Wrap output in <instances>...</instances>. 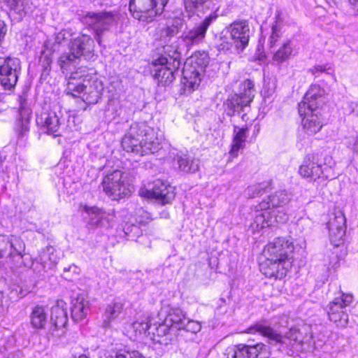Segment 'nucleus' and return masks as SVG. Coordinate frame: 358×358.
I'll use <instances>...</instances> for the list:
<instances>
[{
    "label": "nucleus",
    "instance_id": "25",
    "mask_svg": "<svg viewBox=\"0 0 358 358\" xmlns=\"http://www.w3.org/2000/svg\"><path fill=\"white\" fill-rule=\"evenodd\" d=\"M1 7H6L16 20H21L28 12L29 4L27 0H0Z\"/></svg>",
    "mask_w": 358,
    "mask_h": 358
},
{
    "label": "nucleus",
    "instance_id": "1",
    "mask_svg": "<svg viewBox=\"0 0 358 358\" xmlns=\"http://www.w3.org/2000/svg\"><path fill=\"white\" fill-rule=\"evenodd\" d=\"M292 242L285 238H276L264 249L266 261L261 266L262 273L268 278L281 279L292 266Z\"/></svg>",
    "mask_w": 358,
    "mask_h": 358
},
{
    "label": "nucleus",
    "instance_id": "49",
    "mask_svg": "<svg viewBox=\"0 0 358 358\" xmlns=\"http://www.w3.org/2000/svg\"><path fill=\"white\" fill-rule=\"evenodd\" d=\"M115 358H145L140 352L136 350L117 352Z\"/></svg>",
    "mask_w": 358,
    "mask_h": 358
},
{
    "label": "nucleus",
    "instance_id": "57",
    "mask_svg": "<svg viewBox=\"0 0 358 358\" xmlns=\"http://www.w3.org/2000/svg\"><path fill=\"white\" fill-rule=\"evenodd\" d=\"M260 205H262L261 206V210L263 209V208H269V203H266V202H264V203H260Z\"/></svg>",
    "mask_w": 358,
    "mask_h": 358
},
{
    "label": "nucleus",
    "instance_id": "48",
    "mask_svg": "<svg viewBox=\"0 0 358 358\" xmlns=\"http://www.w3.org/2000/svg\"><path fill=\"white\" fill-rule=\"evenodd\" d=\"M133 330L138 334H145L150 329V324L147 322H135L132 324Z\"/></svg>",
    "mask_w": 358,
    "mask_h": 358
},
{
    "label": "nucleus",
    "instance_id": "10",
    "mask_svg": "<svg viewBox=\"0 0 358 358\" xmlns=\"http://www.w3.org/2000/svg\"><path fill=\"white\" fill-rule=\"evenodd\" d=\"M327 228L331 243L336 247L343 243L346 231V219L343 212L335 210L329 215Z\"/></svg>",
    "mask_w": 358,
    "mask_h": 358
},
{
    "label": "nucleus",
    "instance_id": "6",
    "mask_svg": "<svg viewBox=\"0 0 358 358\" xmlns=\"http://www.w3.org/2000/svg\"><path fill=\"white\" fill-rule=\"evenodd\" d=\"M20 71V59L10 57H0V85L4 90H10L15 87Z\"/></svg>",
    "mask_w": 358,
    "mask_h": 358
},
{
    "label": "nucleus",
    "instance_id": "23",
    "mask_svg": "<svg viewBox=\"0 0 358 358\" xmlns=\"http://www.w3.org/2000/svg\"><path fill=\"white\" fill-rule=\"evenodd\" d=\"M201 71L197 70L194 66H189V64H185L182 69V78L181 83L185 89L189 92L196 89L201 83Z\"/></svg>",
    "mask_w": 358,
    "mask_h": 358
},
{
    "label": "nucleus",
    "instance_id": "37",
    "mask_svg": "<svg viewBox=\"0 0 358 358\" xmlns=\"http://www.w3.org/2000/svg\"><path fill=\"white\" fill-rule=\"evenodd\" d=\"M208 63L209 57L208 52L197 51L185 64H189V66H194L197 70L203 72Z\"/></svg>",
    "mask_w": 358,
    "mask_h": 358
},
{
    "label": "nucleus",
    "instance_id": "30",
    "mask_svg": "<svg viewBox=\"0 0 358 358\" xmlns=\"http://www.w3.org/2000/svg\"><path fill=\"white\" fill-rule=\"evenodd\" d=\"M248 129L243 127L239 129L238 127H234V138L231 144V148L229 154L231 157H236L238 156V152L241 149L245 147V141L248 137Z\"/></svg>",
    "mask_w": 358,
    "mask_h": 358
},
{
    "label": "nucleus",
    "instance_id": "47",
    "mask_svg": "<svg viewBox=\"0 0 358 358\" xmlns=\"http://www.w3.org/2000/svg\"><path fill=\"white\" fill-rule=\"evenodd\" d=\"M291 200V194H288L285 190L277 192L271 197V201H290Z\"/></svg>",
    "mask_w": 358,
    "mask_h": 358
},
{
    "label": "nucleus",
    "instance_id": "59",
    "mask_svg": "<svg viewBox=\"0 0 358 358\" xmlns=\"http://www.w3.org/2000/svg\"><path fill=\"white\" fill-rule=\"evenodd\" d=\"M354 112L358 115V104L356 105Z\"/></svg>",
    "mask_w": 358,
    "mask_h": 358
},
{
    "label": "nucleus",
    "instance_id": "52",
    "mask_svg": "<svg viewBox=\"0 0 358 358\" xmlns=\"http://www.w3.org/2000/svg\"><path fill=\"white\" fill-rule=\"evenodd\" d=\"M346 145L354 152H358V137L350 136L347 138Z\"/></svg>",
    "mask_w": 358,
    "mask_h": 358
},
{
    "label": "nucleus",
    "instance_id": "33",
    "mask_svg": "<svg viewBox=\"0 0 358 358\" xmlns=\"http://www.w3.org/2000/svg\"><path fill=\"white\" fill-rule=\"evenodd\" d=\"M80 57L71 50L69 46V51L62 53L58 59V64L61 69L70 71L71 68H74L80 62Z\"/></svg>",
    "mask_w": 358,
    "mask_h": 358
},
{
    "label": "nucleus",
    "instance_id": "7",
    "mask_svg": "<svg viewBox=\"0 0 358 358\" xmlns=\"http://www.w3.org/2000/svg\"><path fill=\"white\" fill-rule=\"evenodd\" d=\"M353 301V296L341 292V295L336 297L327 306L329 320L338 327H345L348 323V315L345 308Z\"/></svg>",
    "mask_w": 358,
    "mask_h": 358
},
{
    "label": "nucleus",
    "instance_id": "26",
    "mask_svg": "<svg viewBox=\"0 0 358 358\" xmlns=\"http://www.w3.org/2000/svg\"><path fill=\"white\" fill-rule=\"evenodd\" d=\"M30 324L36 330L44 329L48 322V310L42 305H36L32 308L29 315Z\"/></svg>",
    "mask_w": 358,
    "mask_h": 358
},
{
    "label": "nucleus",
    "instance_id": "35",
    "mask_svg": "<svg viewBox=\"0 0 358 358\" xmlns=\"http://www.w3.org/2000/svg\"><path fill=\"white\" fill-rule=\"evenodd\" d=\"M59 259L56 250L50 245L43 249L39 253L38 262L43 265L44 268L46 266L49 268H52L57 264Z\"/></svg>",
    "mask_w": 358,
    "mask_h": 358
},
{
    "label": "nucleus",
    "instance_id": "21",
    "mask_svg": "<svg viewBox=\"0 0 358 358\" xmlns=\"http://www.w3.org/2000/svg\"><path fill=\"white\" fill-rule=\"evenodd\" d=\"M31 110L22 107L20 110L19 117L15 124V131L17 137V143L24 142V138L29 131Z\"/></svg>",
    "mask_w": 358,
    "mask_h": 358
},
{
    "label": "nucleus",
    "instance_id": "15",
    "mask_svg": "<svg viewBox=\"0 0 358 358\" xmlns=\"http://www.w3.org/2000/svg\"><path fill=\"white\" fill-rule=\"evenodd\" d=\"M69 46L80 57L83 56L85 59H94V41L90 36L81 34L71 40Z\"/></svg>",
    "mask_w": 358,
    "mask_h": 358
},
{
    "label": "nucleus",
    "instance_id": "53",
    "mask_svg": "<svg viewBox=\"0 0 358 358\" xmlns=\"http://www.w3.org/2000/svg\"><path fill=\"white\" fill-rule=\"evenodd\" d=\"M264 191L259 186L250 187L247 189V194L249 196H252V198H255L257 195L262 194Z\"/></svg>",
    "mask_w": 358,
    "mask_h": 358
},
{
    "label": "nucleus",
    "instance_id": "3",
    "mask_svg": "<svg viewBox=\"0 0 358 358\" xmlns=\"http://www.w3.org/2000/svg\"><path fill=\"white\" fill-rule=\"evenodd\" d=\"M117 13L113 11L87 12L82 17L83 23L93 30L99 44L102 36L117 23Z\"/></svg>",
    "mask_w": 358,
    "mask_h": 358
},
{
    "label": "nucleus",
    "instance_id": "9",
    "mask_svg": "<svg viewBox=\"0 0 358 358\" xmlns=\"http://www.w3.org/2000/svg\"><path fill=\"white\" fill-rule=\"evenodd\" d=\"M121 144L125 151L141 156L155 153L159 148L158 142H151L147 141V138H140L129 131L122 138Z\"/></svg>",
    "mask_w": 358,
    "mask_h": 358
},
{
    "label": "nucleus",
    "instance_id": "42",
    "mask_svg": "<svg viewBox=\"0 0 358 358\" xmlns=\"http://www.w3.org/2000/svg\"><path fill=\"white\" fill-rule=\"evenodd\" d=\"M86 80H83V83L79 82L75 76H71L67 83L66 89V94L76 97L80 94H83V92L86 87Z\"/></svg>",
    "mask_w": 358,
    "mask_h": 358
},
{
    "label": "nucleus",
    "instance_id": "17",
    "mask_svg": "<svg viewBox=\"0 0 358 358\" xmlns=\"http://www.w3.org/2000/svg\"><path fill=\"white\" fill-rule=\"evenodd\" d=\"M153 70V78L158 85L165 87L170 85L176 78L179 68H174L173 66L166 64H155Z\"/></svg>",
    "mask_w": 358,
    "mask_h": 358
},
{
    "label": "nucleus",
    "instance_id": "60",
    "mask_svg": "<svg viewBox=\"0 0 358 358\" xmlns=\"http://www.w3.org/2000/svg\"><path fill=\"white\" fill-rule=\"evenodd\" d=\"M78 358H89V357H87L85 355H81Z\"/></svg>",
    "mask_w": 358,
    "mask_h": 358
},
{
    "label": "nucleus",
    "instance_id": "39",
    "mask_svg": "<svg viewBox=\"0 0 358 358\" xmlns=\"http://www.w3.org/2000/svg\"><path fill=\"white\" fill-rule=\"evenodd\" d=\"M255 93L254 82L246 79L240 84L239 93L236 94L239 95L240 98L245 100V102L250 103L255 98Z\"/></svg>",
    "mask_w": 358,
    "mask_h": 358
},
{
    "label": "nucleus",
    "instance_id": "31",
    "mask_svg": "<svg viewBox=\"0 0 358 358\" xmlns=\"http://www.w3.org/2000/svg\"><path fill=\"white\" fill-rule=\"evenodd\" d=\"M299 172L303 178H319L322 173L321 166L313 162L310 155L307 156L299 167Z\"/></svg>",
    "mask_w": 358,
    "mask_h": 358
},
{
    "label": "nucleus",
    "instance_id": "38",
    "mask_svg": "<svg viewBox=\"0 0 358 358\" xmlns=\"http://www.w3.org/2000/svg\"><path fill=\"white\" fill-rule=\"evenodd\" d=\"M293 50V44L290 41H287L273 54V62L278 65L286 62L292 55Z\"/></svg>",
    "mask_w": 358,
    "mask_h": 358
},
{
    "label": "nucleus",
    "instance_id": "51",
    "mask_svg": "<svg viewBox=\"0 0 358 358\" xmlns=\"http://www.w3.org/2000/svg\"><path fill=\"white\" fill-rule=\"evenodd\" d=\"M329 263L326 264L328 269L336 268L339 266V258L336 254L331 252V255H329Z\"/></svg>",
    "mask_w": 358,
    "mask_h": 358
},
{
    "label": "nucleus",
    "instance_id": "16",
    "mask_svg": "<svg viewBox=\"0 0 358 358\" xmlns=\"http://www.w3.org/2000/svg\"><path fill=\"white\" fill-rule=\"evenodd\" d=\"M153 63L155 64H172L174 68H180L181 53L178 44L164 45L160 56L154 59Z\"/></svg>",
    "mask_w": 358,
    "mask_h": 358
},
{
    "label": "nucleus",
    "instance_id": "56",
    "mask_svg": "<svg viewBox=\"0 0 358 358\" xmlns=\"http://www.w3.org/2000/svg\"><path fill=\"white\" fill-rule=\"evenodd\" d=\"M349 1L358 10V0H349Z\"/></svg>",
    "mask_w": 358,
    "mask_h": 358
},
{
    "label": "nucleus",
    "instance_id": "40",
    "mask_svg": "<svg viewBox=\"0 0 358 358\" xmlns=\"http://www.w3.org/2000/svg\"><path fill=\"white\" fill-rule=\"evenodd\" d=\"M176 331L173 329H171L166 322L164 321L163 323L160 324L158 327L156 328V334L157 336L161 337L162 339L159 341L160 343L167 345L171 343L176 340Z\"/></svg>",
    "mask_w": 358,
    "mask_h": 358
},
{
    "label": "nucleus",
    "instance_id": "58",
    "mask_svg": "<svg viewBox=\"0 0 358 358\" xmlns=\"http://www.w3.org/2000/svg\"><path fill=\"white\" fill-rule=\"evenodd\" d=\"M241 118L244 121H247L248 120L247 115L245 113H243L241 116Z\"/></svg>",
    "mask_w": 358,
    "mask_h": 358
},
{
    "label": "nucleus",
    "instance_id": "36",
    "mask_svg": "<svg viewBox=\"0 0 358 358\" xmlns=\"http://www.w3.org/2000/svg\"><path fill=\"white\" fill-rule=\"evenodd\" d=\"M128 131L140 138H147L148 141L156 142L153 137V130L143 122L132 124Z\"/></svg>",
    "mask_w": 358,
    "mask_h": 358
},
{
    "label": "nucleus",
    "instance_id": "13",
    "mask_svg": "<svg viewBox=\"0 0 358 358\" xmlns=\"http://www.w3.org/2000/svg\"><path fill=\"white\" fill-rule=\"evenodd\" d=\"M324 103V90L318 85H312L306 93L303 100L299 103V115L308 111H317Z\"/></svg>",
    "mask_w": 358,
    "mask_h": 358
},
{
    "label": "nucleus",
    "instance_id": "34",
    "mask_svg": "<svg viewBox=\"0 0 358 358\" xmlns=\"http://www.w3.org/2000/svg\"><path fill=\"white\" fill-rule=\"evenodd\" d=\"M184 24V20L180 17H175L169 20L166 26L159 29V36L161 38L173 36L179 33Z\"/></svg>",
    "mask_w": 358,
    "mask_h": 358
},
{
    "label": "nucleus",
    "instance_id": "5",
    "mask_svg": "<svg viewBox=\"0 0 358 358\" xmlns=\"http://www.w3.org/2000/svg\"><path fill=\"white\" fill-rule=\"evenodd\" d=\"M127 176L125 172L116 169L104 176L101 182L103 190L112 200L119 201L130 194L131 190L125 184Z\"/></svg>",
    "mask_w": 358,
    "mask_h": 358
},
{
    "label": "nucleus",
    "instance_id": "11",
    "mask_svg": "<svg viewBox=\"0 0 358 358\" xmlns=\"http://www.w3.org/2000/svg\"><path fill=\"white\" fill-rule=\"evenodd\" d=\"M227 31L230 34L231 44L237 51H243L248 46L250 29L247 20L234 21L227 28Z\"/></svg>",
    "mask_w": 358,
    "mask_h": 358
},
{
    "label": "nucleus",
    "instance_id": "22",
    "mask_svg": "<svg viewBox=\"0 0 358 358\" xmlns=\"http://www.w3.org/2000/svg\"><path fill=\"white\" fill-rule=\"evenodd\" d=\"M71 317L78 322L86 318L90 312V303L83 295L79 294L71 300Z\"/></svg>",
    "mask_w": 358,
    "mask_h": 358
},
{
    "label": "nucleus",
    "instance_id": "41",
    "mask_svg": "<svg viewBox=\"0 0 358 358\" xmlns=\"http://www.w3.org/2000/svg\"><path fill=\"white\" fill-rule=\"evenodd\" d=\"M123 309V305L120 302H115L109 304L105 311V319L103 322V326L108 327L112 320L117 318Z\"/></svg>",
    "mask_w": 358,
    "mask_h": 358
},
{
    "label": "nucleus",
    "instance_id": "45",
    "mask_svg": "<svg viewBox=\"0 0 358 358\" xmlns=\"http://www.w3.org/2000/svg\"><path fill=\"white\" fill-rule=\"evenodd\" d=\"M201 324L194 320H189L187 318V320L182 329V331L191 332L192 334H196L201 331Z\"/></svg>",
    "mask_w": 358,
    "mask_h": 358
},
{
    "label": "nucleus",
    "instance_id": "28",
    "mask_svg": "<svg viewBox=\"0 0 358 358\" xmlns=\"http://www.w3.org/2000/svg\"><path fill=\"white\" fill-rule=\"evenodd\" d=\"M266 348V346L263 343L255 345H239L234 350L232 358H257L259 354Z\"/></svg>",
    "mask_w": 358,
    "mask_h": 358
},
{
    "label": "nucleus",
    "instance_id": "18",
    "mask_svg": "<svg viewBox=\"0 0 358 358\" xmlns=\"http://www.w3.org/2000/svg\"><path fill=\"white\" fill-rule=\"evenodd\" d=\"M81 207L90 216V220L87 223L90 229L102 227H108L110 226L106 213L101 208L95 206H88L87 205H81Z\"/></svg>",
    "mask_w": 358,
    "mask_h": 358
},
{
    "label": "nucleus",
    "instance_id": "54",
    "mask_svg": "<svg viewBox=\"0 0 358 358\" xmlns=\"http://www.w3.org/2000/svg\"><path fill=\"white\" fill-rule=\"evenodd\" d=\"M330 68H327V66H322V65H316L313 66L312 69H309V71L314 75L315 77H317L316 73L319 72H326L327 70H329Z\"/></svg>",
    "mask_w": 358,
    "mask_h": 358
},
{
    "label": "nucleus",
    "instance_id": "46",
    "mask_svg": "<svg viewBox=\"0 0 358 358\" xmlns=\"http://www.w3.org/2000/svg\"><path fill=\"white\" fill-rule=\"evenodd\" d=\"M10 251V239L6 236H0V258Z\"/></svg>",
    "mask_w": 358,
    "mask_h": 358
},
{
    "label": "nucleus",
    "instance_id": "19",
    "mask_svg": "<svg viewBox=\"0 0 358 358\" xmlns=\"http://www.w3.org/2000/svg\"><path fill=\"white\" fill-rule=\"evenodd\" d=\"M300 116L302 117L303 129L308 135L315 134L322 129L323 123L320 110L317 111H308L306 110V113Z\"/></svg>",
    "mask_w": 358,
    "mask_h": 358
},
{
    "label": "nucleus",
    "instance_id": "20",
    "mask_svg": "<svg viewBox=\"0 0 358 358\" xmlns=\"http://www.w3.org/2000/svg\"><path fill=\"white\" fill-rule=\"evenodd\" d=\"M38 125L46 129L49 134H55L60 127V120L54 111H45L36 117Z\"/></svg>",
    "mask_w": 358,
    "mask_h": 358
},
{
    "label": "nucleus",
    "instance_id": "50",
    "mask_svg": "<svg viewBox=\"0 0 358 358\" xmlns=\"http://www.w3.org/2000/svg\"><path fill=\"white\" fill-rule=\"evenodd\" d=\"M279 32L280 31L278 29L277 25H273L272 33L268 39L270 48H273L280 38Z\"/></svg>",
    "mask_w": 358,
    "mask_h": 358
},
{
    "label": "nucleus",
    "instance_id": "12",
    "mask_svg": "<svg viewBox=\"0 0 358 358\" xmlns=\"http://www.w3.org/2000/svg\"><path fill=\"white\" fill-rule=\"evenodd\" d=\"M215 18V15H210L197 26L183 31L181 38L184 42L185 45L188 49H190L191 48L203 43L205 40L208 28Z\"/></svg>",
    "mask_w": 358,
    "mask_h": 358
},
{
    "label": "nucleus",
    "instance_id": "2",
    "mask_svg": "<svg viewBox=\"0 0 358 358\" xmlns=\"http://www.w3.org/2000/svg\"><path fill=\"white\" fill-rule=\"evenodd\" d=\"M247 332L263 336L271 345L278 347V350L282 352L291 350L296 343L301 342V334L298 330L291 329L285 335H282L266 321L255 323L248 329Z\"/></svg>",
    "mask_w": 358,
    "mask_h": 358
},
{
    "label": "nucleus",
    "instance_id": "32",
    "mask_svg": "<svg viewBox=\"0 0 358 358\" xmlns=\"http://www.w3.org/2000/svg\"><path fill=\"white\" fill-rule=\"evenodd\" d=\"M10 251L8 255L13 258H17V267H22L24 265L22 257L24 255L25 244L24 241L17 237L10 239Z\"/></svg>",
    "mask_w": 358,
    "mask_h": 358
},
{
    "label": "nucleus",
    "instance_id": "44",
    "mask_svg": "<svg viewBox=\"0 0 358 358\" xmlns=\"http://www.w3.org/2000/svg\"><path fill=\"white\" fill-rule=\"evenodd\" d=\"M208 1L209 0H183V3L186 10L194 12L203 7Z\"/></svg>",
    "mask_w": 358,
    "mask_h": 358
},
{
    "label": "nucleus",
    "instance_id": "55",
    "mask_svg": "<svg viewBox=\"0 0 358 358\" xmlns=\"http://www.w3.org/2000/svg\"><path fill=\"white\" fill-rule=\"evenodd\" d=\"M137 229V227L135 224H132L131 226L128 225L126 224L123 227V231H124L125 234H129L133 229Z\"/></svg>",
    "mask_w": 358,
    "mask_h": 358
},
{
    "label": "nucleus",
    "instance_id": "29",
    "mask_svg": "<svg viewBox=\"0 0 358 358\" xmlns=\"http://www.w3.org/2000/svg\"><path fill=\"white\" fill-rule=\"evenodd\" d=\"M250 104L236 94L229 96L224 103L227 115L230 117L234 116L236 113L244 112L246 108L250 107Z\"/></svg>",
    "mask_w": 358,
    "mask_h": 358
},
{
    "label": "nucleus",
    "instance_id": "8",
    "mask_svg": "<svg viewBox=\"0 0 358 358\" xmlns=\"http://www.w3.org/2000/svg\"><path fill=\"white\" fill-rule=\"evenodd\" d=\"M175 188L161 180L148 183L138 191V194L147 199H156L161 201H171L175 199Z\"/></svg>",
    "mask_w": 358,
    "mask_h": 358
},
{
    "label": "nucleus",
    "instance_id": "4",
    "mask_svg": "<svg viewBox=\"0 0 358 358\" xmlns=\"http://www.w3.org/2000/svg\"><path fill=\"white\" fill-rule=\"evenodd\" d=\"M169 0H130L129 10L134 18L150 22L162 13Z\"/></svg>",
    "mask_w": 358,
    "mask_h": 358
},
{
    "label": "nucleus",
    "instance_id": "14",
    "mask_svg": "<svg viewBox=\"0 0 358 358\" xmlns=\"http://www.w3.org/2000/svg\"><path fill=\"white\" fill-rule=\"evenodd\" d=\"M63 301L57 303L51 308L50 322L51 327L47 333L48 337L50 336L60 337L64 333V329L68 322L67 313L63 307Z\"/></svg>",
    "mask_w": 358,
    "mask_h": 358
},
{
    "label": "nucleus",
    "instance_id": "43",
    "mask_svg": "<svg viewBox=\"0 0 358 358\" xmlns=\"http://www.w3.org/2000/svg\"><path fill=\"white\" fill-rule=\"evenodd\" d=\"M178 167L185 173H194L199 169L198 161L187 156H180L177 158Z\"/></svg>",
    "mask_w": 358,
    "mask_h": 358
},
{
    "label": "nucleus",
    "instance_id": "24",
    "mask_svg": "<svg viewBox=\"0 0 358 358\" xmlns=\"http://www.w3.org/2000/svg\"><path fill=\"white\" fill-rule=\"evenodd\" d=\"M85 89L82 99L88 104H95L101 97L103 86L101 82L97 79L86 80Z\"/></svg>",
    "mask_w": 358,
    "mask_h": 358
},
{
    "label": "nucleus",
    "instance_id": "27",
    "mask_svg": "<svg viewBox=\"0 0 358 358\" xmlns=\"http://www.w3.org/2000/svg\"><path fill=\"white\" fill-rule=\"evenodd\" d=\"M187 317L183 311L180 308H170L164 319L166 324L173 329L175 331H182Z\"/></svg>",
    "mask_w": 358,
    "mask_h": 358
}]
</instances>
